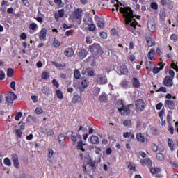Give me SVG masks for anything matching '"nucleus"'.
<instances>
[{
	"label": "nucleus",
	"instance_id": "1",
	"mask_svg": "<svg viewBox=\"0 0 178 178\" xmlns=\"http://www.w3.org/2000/svg\"><path fill=\"white\" fill-rule=\"evenodd\" d=\"M120 11L122 13L123 17L125 19L126 24H129L132 29L131 31L136 34V26H137V22L134 19V15H133V10L130 7H121Z\"/></svg>",
	"mask_w": 178,
	"mask_h": 178
},
{
	"label": "nucleus",
	"instance_id": "2",
	"mask_svg": "<svg viewBox=\"0 0 178 178\" xmlns=\"http://www.w3.org/2000/svg\"><path fill=\"white\" fill-rule=\"evenodd\" d=\"M95 81L98 86L108 84V76L104 74H97L95 76Z\"/></svg>",
	"mask_w": 178,
	"mask_h": 178
},
{
	"label": "nucleus",
	"instance_id": "3",
	"mask_svg": "<svg viewBox=\"0 0 178 178\" xmlns=\"http://www.w3.org/2000/svg\"><path fill=\"white\" fill-rule=\"evenodd\" d=\"M130 106H132L131 104L126 106L122 102L121 106L118 108V111L123 116H127L130 113Z\"/></svg>",
	"mask_w": 178,
	"mask_h": 178
},
{
	"label": "nucleus",
	"instance_id": "4",
	"mask_svg": "<svg viewBox=\"0 0 178 178\" xmlns=\"http://www.w3.org/2000/svg\"><path fill=\"white\" fill-rule=\"evenodd\" d=\"M89 51L93 55H97V54H101V46L99 44L95 43L91 46H89Z\"/></svg>",
	"mask_w": 178,
	"mask_h": 178
},
{
	"label": "nucleus",
	"instance_id": "5",
	"mask_svg": "<svg viewBox=\"0 0 178 178\" xmlns=\"http://www.w3.org/2000/svg\"><path fill=\"white\" fill-rule=\"evenodd\" d=\"M72 17L74 20H81V18L83 17V9H75L72 15Z\"/></svg>",
	"mask_w": 178,
	"mask_h": 178
},
{
	"label": "nucleus",
	"instance_id": "6",
	"mask_svg": "<svg viewBox=\"0 0 178 178\" xmlns=\"http://www.w3.org/2000/svg\"><path fill=\"white\" fill-rule=\"evenodd\" d=\"M17 98V95L12 92H9L6 95V101L8 104H13V101L16 100Z\"/></svg>",
	"mask_w": 178,
	"mask_h": 178
},
{
	"label": "nucleus",
	"instance_id": "7",
	"mask_svg": "<svg viewBox=\"0 0 178 178\" xmlns=\"http://www.w3.org/2000/svg\"><path fill=\"white\" fill-rule=\"evenodd\" d=\"M88 74L90 77H94L95 76V72L94 70H91L90 67H84L82 70L81 74L82 76H85V74Z\"/></svg>",
	"mask_w": 178,
	"mask_h": 178
},
{
	"label": "nucleus",
	"instance_id": "8",
	"mask_svg": "<svg viewBox=\"0 0 178 178\" xmlns=\"http://www.w3.org/2000/svg\"><path fill=\"white\" fill-rule=\"evenodd\" d=\"M136 109L139 112L144 111V108L145 106L144 101L143 99H138L136 102Z\"/></svg>",
	"mask_w": 178,
	"mask_h": 178
},
{
	"label": "nucleus",
	"instance_id": "9",
	"mask_svg": "<svg viewBox=\"0 0 178 178\" xmlns=\"http://www.w3.org/2000/svg\"><path fill=\"white\" fill-rule=\"evenodd\" d=\"M12 161L13 162V165L15 168L17 169L20 168V163H19V156L16 154H12Z\"/></svg>",
	"mask_w": 178,
	"mask_h": 178
},
{
	"label": "nucleus",
	"instance_id": "10",
	"mask_svg": "<svg viewBox=\"0 0 178 178\" xmlns=\"http://www.w3.org/2000/svg\"><path fill=\"white\" fill-rule=\"evenodd\" d=\"M47 29L42 28L39 33V40L40 41H47Z\"/></svg>",
	"mask_w": 178,
	"mask_h": 178
},
{
	"label": "nucleus",
	"instance_id": "11",
	"mask_svg": "<svg viewBox=\"0 0 178 178\" xmlns=\"http://www.w3.org/2000/svg\"><path fill=\"white\" fill-rule=\"evenodd\" d=\"M163 84L165 87H172L173 86V79L169 76L165 77Z\"/></svg>",
	"mask_w": 178,
	"mask_h": 178
},
{
	"label": "nucleus",
	"instance_id": "12",
	"mask_svg": "<svg viewBox=\"0 0 178 178\" xmlns=\"http://www.w3.org/2000/svg\"><path fill=\"white\" fill-rule=\"evenodd\" d=\"M140 163L143 166H147V168L152 167V161L149 158H146L140 160Z\"/></svg>",
	"mask_w": 178,
	"mask_h": 178
},
{
	"label": "nucleus",
	"instance_id": "13",
	"mask_svg": "<svg viewBox=\"0 0 178 178\" xmlns=\"http://www.w3.org/2000/svg\"><path fill=\"white\" fill-rule=\"evenodd\" d=\"M88 23L87 24L89 31H95L97 27L95 26V24H94L92 18L88 17Z\"/></svg>",
	"mask_w": 178,
	"mask_h": 178
},
{
	"label": "nucleus",
	"instance_id": "14",
	"mask_svg": "<svg viewBox=\"0 0 178 178\" xmlns=\"http://www.w3.org/2000/svg\"><path fill=\"white\" fill-rule=\"evenodd\" d=\"M165 106L166 108H169V109H175L176 104L173 100H165Z\"/></svg>",
	"mask_w": 178,
	"mask_h": 178
},
{
	"label": "nucleus",
	"instance_id": "15",
	"mask_svg": "<svg viewBox=\"0 0 178 178\" xmlns=\"http://www.w3.org/2000/svg\"><path fill=\"white\" fill-rule=\"evenodd\" d=\"M146 42L148 47H154V45H155V40L152 39V36L151 35L146 36Z\"/></svg>",
	"mask_w": 178,
	"mask_h": 178
},
{
	"label": "nucleus",
	"instance_id": "16",
	"mask_svg": "<svg viewBox=\"0 0 178 178\" xmlns=\"http://www.w3.org/2000/svg\"><path fill=\"white\" fill-rule=\"evenodd\" d=\"M64 54L65 56H67V58H72L73 55H74V51L72 48H67L65 49Z\"/></svg>",
	"mask_w": 178,
	"mask_h": 178
},
{
	"label": "nucleus",
	"instance_id": "17",
	"mask_svg": "<svg viewBox=\"0 0 178 178\" xmlns=\"http://www.w3.org/2000/svg\"><path fill=\"white\" fill-rule=\"evenodd\" d=\"M88 54V52L87 50L83 49L78 51V56L80 58V59H84L87 56Z\"/></svg>",
	"mask_w": 178,
	"mask_h": 178
},
{
	"label": "nucleus",
	"instance_id": "18",
	"mask_svg": "<svg viewBox=\"0 0 178 178\" xmlns=\"http://www.w3.org/2000/svg\"><path fill=\"white\" fill-rule=\"evenodd\" d=\"M54 155H55V152H54V150H53L52 149H48V158H47V161H48V162H49L50 163L54 161V159H52V157L54 156Z\"/></svg>",
	"mask_w": 178,
	"mask_h": 178
},
{
	"label": "nucleus",
	"instance_id": "19",
	"mask_svg": "<svg viewBox=\"0 0 178 178\" xmlns=\"http://www.w3.org/2000/svg\"><path fill=\"white\" fill-rule=\"evenodd\" d=\"M58 141L60 143V145L62 148H65V135L64 134H60L58 136Z\"/></svg>",
	"mask_w": 178,
	"mask_h": 178
},
{
	"label": "nucleus",
	"instance_id": "20",
	"mask_svg": "<svg viewBox=\"0 0 178 178\" xmlns=\"http://www.w3.org/2000/svg\"><path fill=\"white\" fill-rule=\"evenodd\" d=\"M119 72L120 74H127V73H129V70L127 69V67H126V65H121L120 67Z\"/></svg>",
	"mask_w": 178,
	"mask_h": 178
},
{
	"label": "nucleus",
	"instance_id": "21",
	"mask_svg": "<svg viewBox=\"0 0 178 178\" xmlns=\"http://www.w3.org/2000/svg\"><path fill=\"white\" fill-rule=\"evenodd\" d=\"M136 137L139 143H145V137L144 136V135H143V134H137Z\"/></svg>",
	"mask_w": 178,
	"mask_h": 178
},
{
	"label": "nucleus",
	"instance_id": "22",
	"mask_svg": "<svg viewBox=\"0 0 178 178\" xmlns=\"http://www.w3.org/2000/svg\"><path fill=\"white\" fill-rule=\"evenodd\" d=\"M42 92L48 97V95H51V89L48 86H43L42 88Z\"/></svg>",
	"mask_w": 178,
	"mask_h": 178
},
{
	"label": "nucleus",
	"instance_id": "23",
	"mask_svg": "<svg viewBox=\"0 0 178 178\" xmlns=\"http://www.w3.org/2000/svg\"><path fill=\"white\" fill-rule=\"evenodd\" d=\"M85 144L83 143V140H81L77 143L76 149H81L83 152L86 151V149H84Z\"/></svg>",
	"mask_w": 178,
	"mask_h": 178
},
{
	"label": "nucleus",
	"instance_id": "24",
	"mask_svg": "<svg viewBox=\"0 0 178 178\" xmlns=\"http://www.w3.org/2000/svg\"><path fill=\"white\" fill-rule=\"evenodd\" d=\"M90 144H99V138L97 136H92L90 137Z\"/></svg>",
	"mask_w": 178,
	"mask_h": 178
},
{
	"label": "nucleus",
	"instance_id": "25",
	"mask_svg": "<svg viewBox=\"0 0 178 178\" xmlns=\"http://www.w3.org/2000/svg\"><path fill=\"white\" fill-rule=\"evenodd\" d=\"M132 84L134 87H135L136 88H138V87L141 86V83H140V80H138V79L137 78H133Z\"/></svg>",
	"mask_w": 178,
	"mask_h": 178
},
{
	"label": "nucleus",
	"instance_id": "26",
	"mask_svg": "<svg viewBox=\"0 0 178 178\" xmlns=\"http://www.w3.org/2000/svg\"><path fill=\"white\" fill-rule=\"evenodd\" d=\"M147 27L149 30V31H151L152 33H154V31H155V30H156V26H155V24L149 22L147 24Z\"/></svg>",
	"mask_w": 178,
	"mask_h": 178
},
{
	"label": "nucleus",
	"instance_id": "27",
	"mask_svg": "<svg viewBox=\"0 0 178 178\" xmlns=\"http://www.w3.org/2000/svg\"><path fill=\"white\" fill-rule=\"evenodd\" d=\"M172 114H173V112L171 110H170L167 115V122H168L169 126H170V124H172Z\"/></svg>",
	"mask_w": 178,
	"mask_h": 178
},
{
	"label": "nucleus",
	"instance_id": "28",
	"mask_svg": "<svg viewBox=\"0 0 178 178\" xmlns=\"http://www.w3.org/2000/svg\"><path fill=\"white\" fill-rule=\"evenodd\" d=\"M155 58V49H151L148 54V58L149 60H152Z\"/></svg>",
	"mask_w": 178,
	"mask_h": 178
},
{
	"label": "nucleus",
	"instance_id": "29",
	"mask_svg": "<svg viewBox=\"0 0 178 178\" xmlns=\"http://www.w3.org/2000/svg\"><path fill=\"white\" fill-rule=\"evenodd\" d=\"M97 24L99 29H104V27H105V21H104L103 19H99L97 21Z\"/></svg>",
	"mask_w": 178,
	"mask_h": 178
},
{
	"label": "nucleus",
	"instance_id": "30",
	"mask_svg": "<svg viewBox=\"0 0 178 178\" xmlns=\"http://www.w3.org/2000/svg\"><path fill=\"white\" fill-rule=\"evenodd\" d=\"M168 147L171 151H175V149H176L175 143H173V140L170 138L168 139Z\"/></svg>",
	"mask_w": 178,
	"mask_h": 178
},
{
	"label": "nucleus",
	"instance_id": "31",
	"mask_svg": "<svg viewBox=\"0 0 178 178\" xmlns=\"http://www.w3.org/2000/svg\"><path fill=\"white\" fill-rule=\"evenodd\" d=\"M89 83L90 82L87 79H86V77L83 78L81 81V86L83 88H87V87H88Z\"/></svg>",
	"mask_w": 178,
	"mask_h": 178
},
{
	"label": "nucleus",
	"instance_id": "32",
	"mask_svg": "<svg viewBox=\"0 0 178 178\" xmlns=\"http://www.w3.org/2000/svg\"><path fill=\"white\" fill-rule=\"evenodd\" d=\"M123 125L125 126V127L131 128V126H133V122H131V120H125L123 122Z\"/></svg>",
	"mask_w": 178,
	"mask_h": 178
},
{
	"label": "nucleus",
	"instance_id": "33",
	"mask_svg": "<svg viewBox=\"0 0 178 178\" xmlns=\"http://www.w3.org/2000/svg\"><path fill=\"white\" fill-rule=\"evenodd\" d=\"M163 67H164L163 65H162L160 68L158 67H153L152 73H154V74H158V73H159L161 70L163 69Z\"/></svg>",
	"mask_w": 178,
	"mask_h": 178
},
{
	"label": "nucleus",
	"instance_id": "34",
	"mask_svg": "<svg viewBox=\"0 0 178 178\" xmlns=\"http://www.w3.org/2000/svg\"><path fill=\"white\" fill-rule=\"evenodd\" d=\"M74 79H76V80H79L81 77V74L80 73V70H75L74 72Z\"/></svg>",
	"mask_w": 178,
	"mask_h": 178
},
{
	"label": "nucleus",
	"instance_id": "35",
	"mask_svg": "<svg viewBox=\"0 0 178 178\" xmlns=\"http://www.w3.org/2000/svg\"><path fill=\"white\" fill-rule=\"evenodd\" d=\"M56 94L58 99H63V93L62 91H60V90H57L56 91Z\"/></svg>",
	"mask_w": 178,
	"mask_h": 178
},
{
	"label": "nucleus",
	"instance_id": "36",
	"mask_svg": "<svg viewBox=\"0 0 178 178\" xmlns=\"http://www.w3.org/2000/svg\"><path fill=\"white\" fill-rule=\"evenodd\" d=\"M42 79L43 80H48V79H49V72H43L42 74Z\"/></svg>",
	"mask_w": 178,
	"mask_h": 178
},
{
	"label": "nucleus",
	"instance_id": "37",
	"mask_svg": "<svg viewBox=\"0 0 178 178\" xmlns=\"http://www.w3.org/2000/svg\"><path fill=\"white\" fill-rule=\"evenodd\" d=\"M53 45L55 48H59V46L60 45V42L56 38H54V42H53Z\"/></svg>",
	"mask_w": 178,
	"mask_h": 178
},
{
	"label": "nucleus",
	"instance_id": "38",
	"mask_svg": "<svg viewBox=\"0 0 178 178\" xmlns=\"http://www.w3.org/2000/svg\"><path fill=\"white\" fill-rule=\"evenodd\" d=\"M150 172L152 175H156V173H159V172H161V169L158 168H150Z\"/></svg>",
	"mask_w": 178,
	"mask_h": 178
},
{
	"label": "nucleus",
	"instance_id": "39",
	"mask_svg": "<svg viewBox=\"0 0 178 178\" xmlns=\"http://www.w3.org/2000/svg\"><path fill=\"white\" fill-rule=\"evenodd\" d=\"M52 63L54 66H56V67H58V69H60L61 67H65V66H66V64H59L58 62L56 61H53Z\"/></svg>",
	"mask_w": 178,
	"mask_h": 178
},
{
	"label": "nucleus",
	"instance_id": "40",
	"mask_svg": "<svg viewBox=\"0 0 178 178\" xmlns=\"http://www.w3.org/2000/svg\"><path fill=\"white\" fill-rule=\"evenodd\" d=\"M23 134V132L20 129H16L15 130V136L17 137V138H22V136Z\"/></svg>",
	"mask_w": 178,
	"mask_h": 178
},
{
	"label": "nucleus",
	"instance_id": "41",
	"mask_svg": "<svg viewBox=\"0 0 178 178\" xmlns=\"http://www.w3.org/2000/svg\"><path fill=\"white\" fill-rule=\"evenodd\" d=\"M156 159L157 161H162L165 159V157L163 156V154L162 153H157Z\"/></svg>",
	"mask_w": 178,
	"mask_h": 178
},
{
	"label": "nucleus",
	"instance_id": "42",
	"mask_svg": "<svg viewBox=\"0 0 178 178\" xmlns=\"http://www.w3.org/2000/svg\"><path fill=\"white\" fill-rule=\"evenodd\" d=\"M79 101H80V95H75L72 98V102L74 104H76V102H79Z\"/></svg>",
	"mask_w": 178,
	"mask_h": 178
},
{
	"label": "nucleus",
	"instance_id": "43",
	"mask_svg": "<svg viewBox=\"0 0 178 178\" xmlns=\"http://www.w3.org/2000/svg\"><path fill=\"white\" fill-rule=\"evenodd\" d=\"M4 165H6V166H12V161H10L9 158L4 159Z\"/></svg>",
	"mask_w": 178,
	"mask_h": 178
},
{
	"label": "nucleus",
	"instance_id": "44",
	"mask_svg": "<svg viewBox=\"0 0 178 178\" xmlns=\"http://www.w3.org/2000/svg\"><path fill=\"white\" fill-rule=\"evenodd\" d=\"M154 65L152 62L151 61H147L146 62V69H152L154 67Z\"/></svg>",
	"mask_w": 178,
	"mask_h": 178
},
{
	"label": "nucleus",
	"instance_id": "45",
	"mask_svg": "<svg viewBox=\"0 0 178 178\" xmlns=\"http://www.w3.org/2000/svg\"><path fill=\"white\" fill-rule=\"evenodd\" d=\"M95 152L97 154V155L101 154V152H102V149L101 147H98L97 146L94 147Z\"/></svg>",
	"mask_w": 178,
	"mask_h": 178
},
{
	"label": "nucleus",
	"instance_id": "46",
	"mask_svg": "<svg viewBox=\"0 0 178 178\" xmlns=\"http://www.w3.org/2000/svg\"><path fill=\"white\" fill-rule=\"evenodd\" d=\"M44 133L47 136H54V130L51 129H45Z\"/></svg>",
	"mask_w": 178,
	"mask_h": 178
},
{
	"label": "nucleus",
	"instance_id": "47",
	"mask_svg": "<svg viewBox=\"0 0 178 178\" xmlns=\"http://www.w3.org/2000/svg\"><path fill=\"white\" fill-rule=\"evenodd\" d=\"M158 3L156 2H152L150 5V8L154 9V10H158Z\"/></svg>",
	"mask_w": 178,
	"mask_h": 178
},
{
	"label": "nucleus",
	"instance_id": "48",
	"mask_svg": "<svg viewBox=\"0 0 178 178\" xmlns=\"http://www.w3.org/2000/svg\"><path fill=\"white\" fill-rule=\"evenodd\" d=\"M99 102H106L108 97H106V95H100L99 97Z\"/></svg>",
	"mask_w": 178,
	"mask_h": 178
},
{
	"label": "nucleus",
	"instance_id": "49",
	"mask_svg": "<svg viewBox=\"0 0 178 178\" xmlns=\"http://www.w3.org/2000/svg\"><path fill=\"white\" fill-rule=\"evenodd\" d=\"M128 168L129 169H130V170H133V172H136V165H134V163H129Z\"/></svg>",
	"mask_w": 178,
	"mask_h": 178
},
{
	"label": "nucleus",
	"instance_id": "50",
	"mask_svg": "<svg viewBox=\"0 0 178 178\" xmlns=\"http://www.w3.org/2000/svg\"><path fill=\"white\" fill-rule=\"evenodd\" d=\"M159 15H160V18L162 20H165V19H166V14L165 13V10L161 11Z\"/></svg>",
	"mask_w": 178,
	"mask_h": 178
},
{
	"label": "nucleus",
	"instance_id": "51",
	"mask_svg": "<svg viewBox=\"0 0 178 178\" xmlns=\"http://www.w3.org/2000/svg\"><path fill=\"white\" fill-rule=\"evenodd\" d=\"M38 27V25H37V24L35 23H32L29 25V29L30 30H35V29H37Z\"/></svg>",
	"mask_w": 178,
	"mask_h": 178
},
{
	"label": "nucleus",
	"instance_id": "52",
	"mask_svg": "<svg viewBox=\"0 0 178 178\" xmlns=\"http://www.w3.org/2000/svg\"><path fill=\"white\" fill-rule=\"evenodd\" d=\"M7 76H8V77H12V76H13V69H12V68L8 69Z\"/></svg>",
	"mask_w": 178,
	"mask_h": 178
},
{
	"label": "nucleus",
	"instance_id": "53",
	"mask_svg": "<svg viewBox=\"0 0 178 178\" xmlns=\"http://www.w3.org/2000/svg\"><path fill=\"white\" fill-rule=\"evenodd\" d=\"M163 115H165V108H163L159 113V116L161 120H163Z\"/></svg>",
	"mask_w": 178,
	"mask_h": 178
},
{
	"label": "nucleus",
	"instance_id": "54",
	"mask_svg": "<svg viewBox=\"0 0 178 178\" xmlns=\"http://www.w3.org/2000/svg\"><path fill=\"white\" fill-rule=\"evenodd\" d=\"M35 112V113H37V115H41V113H42V112H44V110H42V108H41V107H38V108H36Z\"/></svg>",
	"mask_w": 178,
	"mask_h": 178
},
{
	"label": "nucleus",
	"instance_id": "55",
	"mask_svg": "<svg viewBox=\"0 0 178 178\" xmlns=\"http://www.w3.org/2000/svg\"><path fill=\"white\" fill-rule=\"evenodd\" d=\"M151 133L152 134H153L154 136H158V134H159V131H158V129H155V128H152L151 129Z\"/></svg>",
	"mask_w": 178,
	"mask_h": 178
},
{
	"label": "nucleus",
	"instance_id": "56",
	"mask_svg": "<svg viewBox=\"0 0 178 178\" xmlns=\"http://www.w3.org/2000/svg\"><path fill=\"white\" fill-rule=\"evenodd\" d=\"M170 40L171 41H173V42H176V41L178 40V37L177 35L172 34L170 36Z\"/></svg>",
	"mask_w": 178,
	"mask_h": 178
},
{
	"label": "nucleus",
	"instance_id": "57",
	"mask_svg": "<svg viewBox=\"0 0 178 178\" xmlns=\"http://www.w3.org/2000/svg\"><path fill=\"white\" fill-rule=\"evenodd\" d=\"M52 83L56 88H59V82L56 79H53Z\"/></svg>",
	"mask_w": 178,
	"mask_h": 178
},
{
	"label": "nucleus",
	"instance_id": "58",
	"mask_svg": "<svg viewBox=\"0 0 178 178\" xmlns=\"http://www.w3.org/2000/svg\"><path fill=\"white\" fill-rule=\"evenodd\" d=\"M22 116H23V113L22 112H18L15 115V120H20Z\"/></svg>",
	"mask_w": 178,
	"mask_h": 178
},
{
	"label": "nucleus",
	"instance_id": "59",
	"mask_svg": "<svg viewBox=\"0 0 178 178\" xmlns=\"http://www.w3.org/2000/svg\"><path fill=\"white\" fill-rule=\"evenodd\" d=\"M171 67H172V69H174V70H176V72H178V66H177V65L176 64V63L172 62V64H171Z\"/></svg>",
	"mask_w": 178,
	"mask_h": 178
},
{
	"label": "nucleus",
	"instance_id": "60",
	"mask_svg": "<svg viewBox=\"0 0 178 178\" xmlns=\"http://www.w3.org/2000/svg\"><path fill=\"white\" fill-rule=\"evenodd\" d=\"M58 15L60 16V17H63L65 16V10L64 9H61L58 10Z\"/></svg>",
	"mask_w": 178,
	"mask_h": 178
},
{
	"label": "nucleus",
	"instance_id": "61",
	"mask_svg": "<svg viewBox=\"0 0 178 178\" xmlns=\"http://www.w3.org/2000/svg\"><path fill=\"white\" fill-rule=\"evenodd\" d=\"M86 44H92V39L90 36H87L86 38Z\"/></svg>",
	"mask_w": 178,
	"mask_h": 178
},
{
	"label": "nucleus",
	"instance_id": "62",
	"mask_svg": "<svg viewBox=\"0 0 178 178\" xmlns=\"http://www.w3.org/2000/svg\"><path fill=\"white\" fill-rule=\"evenodd\" d=\"M131 136V132H124L123 134L124 138H129Z\"/></svg>",
	"mask_w": 178,
	"mask_h": 178
},
{
	"label": "nucleus",
	"instance_id": "63",
	"mask_svg": "<svg viewBox=\"0 0 178 178\" xmlns=\"http://www.w3.org/2000/svg\"><path fill=\"white\" fill-rule=\"evenodd\" d=\"M166 92V88L161 87L159 89L156 90V92Z\"/></svg>",
	"mask_w": 178,
	"mask_h": 178
},
{
	"label": "nucleus",
	"instance_id": "64",
	"mask_svg": "<svg viewBox=\"0 0 178 178\" xmlns=\"http://www.w3.org/2000/svg\"><path fill=\"white\" fill-rule=\"evenodd\" d=\"M5 79V72L3 71H0V80H3Z\"/></svg>",
	"mask_w": 178,
	"mask_h": 178
}]
</instances>
